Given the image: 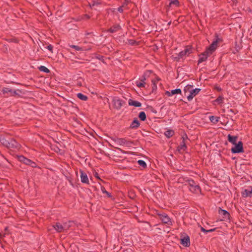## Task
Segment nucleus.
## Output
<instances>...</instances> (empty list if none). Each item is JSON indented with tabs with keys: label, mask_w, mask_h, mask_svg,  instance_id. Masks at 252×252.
I'll list each match as a JSON object with an SVG mask.
<instances>
[{
	"label": "nucleus",
	"mask_w": 252,
	"mask_h": 252,
	"mask_svg": "<svg viewBox=\"0 0 252 252\" xmlns=\"http://www.w3.org/2000/svg\"><path fill=\"white\" fill-rule=\"evenodd\" d=\"M192 52V47L189 46H186L185 48L181 51L176 56L174 57V59L178 62L184 60L187 57L191 54Z\"/></svg>",
	"instance_id": "1"
},
{
	"label": "nucleus",
	"mask_w": 252,
	"mask_h": 252,
	"mask_svg": "<svg viewBox=\"0 0 252 252\" xmlns=\"http://www.w3.org/2000/svg\"><path fill=\"white\" fill-rule=\"evenodd\" d=\"M186 185H189V190L193 193L198 194L201 192V189L198 184H197L192 179H187L185 181Z\"/></svg>",
	"instance_id": "2"
},
{
	"label": "nucleus",
	"mask_w": 252,
	"mask_h": 252,
	"mask_svg": "<svg viewBox=\"0 0 252 252\" xmlns=\"http://www.w3.org/2000/svg\"><path fill=\"white\" fill-rule=\"evenodd\" d=\"M0 142L3 145L7 147L8 148H18V144L15 141L12 140L11 141V143H10L8 141L6 140L3 137L0 138Z\"/></svg>",
	"instance_id": "3"
},
{
	"label": "nucleus",
	"mask_w": 252,
	"mask_h": 252,
	"mask_svg": "<svg viewBox=\"0 0 252 252\" xmlns=\"http://www.w3.org/2000/svg\"><path fill=\"white\" fill-rule=\"evenodd\" d=\"M234 146L231 149V152L233 154L241 153L244 152L243 144L242 141H239L234 144Z\"/></svg>",
	"instance_id": "4"
},
{
	"label": "nucleus",
	"mask_w": 252,
	"mask_h": 252,
	"mask_svg": "<svg viewBox=\"0 0 252 252\" xmlns=\"http://www.w3.org/2000/svg\"><path fill=\"white\" fill-rule=\"evenodd\" d=\"M2 92L3 94H7L9 96L19 95V93H21V91L19 90H14L7 87L2 88Z\"/></svg>",
	"instance_id": "5"
},
{
	"label": "nucleus",
	"mask_w": 252,
	"mask_h": 252,
	"mask_svg": "<svg viewBox=\"0 0 252 252\" xmlns=\"http://www.w3.org/2000/svg\"><path fill=\"white\" fill-rule=\"evenodd\" d=\"M159 219L164 223L167 224L168 225L172 224V221L170 217L165 213L158 214Z\"/></svg>",
	"instance_id": "6"
},
{
	"label": "nucleus",
	"mask_w": 252,
	"mask_h": 252,
	"mask_svg": "<svg viewBox=\"0 0 252 252\" xmlns=\"http://www.w3.org/2000/svg\"><path fill=\"white\" fill-rule=\"evenodd\" d=\"M18 159L19 161L23 162L24 164L29 165L32 167L36 166V163L35 162L32 161L31 160L28 158H26L23 156H19Z\"/></svg>",
	"instance_id": "7"
},
{
	"label": "nucleus",
	"mask_w": 252,
	"mask_h": 252,
	"mask_svg": "<svg viewBox=\"0 0 252 252\" xmlns=\"http://www.w3.org/2000/svg\"><path fill=\"white\" fill-rule=\"evenodd\" d=\"M114 106L116 109H120L125 104V101L117 97H115L112 100Z\"/></svg>",
	"instance_id": "8"
},
{
	"label": "nucleus",
	"mask_w": 252,
	"mask_h": 252,
	"mask_svg": "<svg viewBox=\"0 0 252 252\" xmlns=\"http://www.w3.org/2000/svg\"><path fill=\"white\" fill-rule=\"evenodd\" d=\"M218 47V40L216 39L214 40L212 44L206 48V50L211 55L216 50Z\"/></svg>",
	"instance_id": "9"
},
{
	"label": "nucleus",
	"mask_w": 252,
	"mask_h": 252,
	"mask_svg": "<svg viewBox=\"0 0 252 252\" xmlns=\"http://www.w3.org/2000/svg\"><path fill=\"white\" fill-rule=\"evenodd\" d=\"M210 55H211L209 54V53L207 52L206 50H205L204 52L199 55L198 64L205 62L207 60L208 57H209Z\"/></svg>",
	"instance_id": "10"
},
{
	"label": "nucleus",
	"mask_w": 252,
	"mask_h": 252,
	"mask_svg": "<svg viewBox=\"0 0 252 252\" xmlns=\"http://www.w3.org/2000/svg\"><path fill=\"white\" fill-rule=\"evenodd\" d=\"M201 89L199 88H196L193 90H191V92L190 94L187 95L188 100L190 101H191L193 98L196 96L200 91Z\"/></svg>",
	"instance_id": "11"
},
{
	"label": "nucleus",
	"mask_w": 252,
	"mask_h": 252,
	"mask_svg": "<svg viewBox=\"0 0 252 252\" xmlns=\"http://www.w3.org/2000/svg\"><path fill=\"white\" fill-rule=\"evenodd\" d=\"M81 181L83 183L89 184V180L86 173L84 172L82 170H80Z\"/></svg>",
	"instance_id": "12"
},
{
	"label": "nucleus",
	"mask_w": 252,
	"mask_h": 252,
	"mask_svg": "<svg viewBox=\"0 0 252 252\" xmlns=\"http://www.w3.org/2000/svg\"><path fill=\"white\" fill-rule=\"evenodd\" d=\"M146 77L143 75L139 80L135 82V85L139 88L145 87Z\"/></svg>",
	"instance_id": "13"
},
{
	"label": "nucleus",
	"mask_w": 252,
	"mask_h": 252,
	"mask_svg": "<svg viewBox=\"0 0 252 252\" xmlns=\"http://www.w3.org/2000/svg\"><path fill=\"white\" fill-rule=\"evenodd\" d=\"M181 244L185 247H189L190 245L189 237H183L181 239Z\"/></svg>",
	"instance_id": "14"
},
{
	"label": "nucleus",
	"mask_w": 252,
	"mask_h": 252,
	"mask_svg": "<svg viewBox=\"0 0 252 252\" xmlns=\"http://www.w3.org/2000/svg\"><path fill=\"white\" fill-rule=\"evenodd\" d=\"M182 91L180 89L172 90L171 91H167L165 94L168 96H171L175 94H181Z\"/></svg>",
	"instance_id": "15"
},
{
	"label": "nucleus",
	"mask_w": 252,
	"mask_h": 252,
	"mask_svg": "<svg viewBox=\"0 0 252 252\" xmlns=\"http://www.w3.org/2000/svg\"><path fill=\"white\" fill-rule=\"evenodd\" d=\"M219 213L220 215L223 216V218L224 219L229 218L230 214L226 210L220 208Z\"/></svg>",
	"instance_id": "16"
},
{
	"label": "nucleus",
	"mask_w": 252,
	"mask_h": 252,
	"mask_svg": "<svg viewBox=\"0 0 252 252\" xmlns=\"http://www.w3.org/2000/svg\"><path fill=\"white\" fill-rule=\"evenodd\" d=\"M53 227L57 232H61L64 231L63 224H62L60 222H57L55 225H53Z\"/></svg>",
	"instance_id": "17"
},
{
	"label": "nucleus",
	"mask_w": 252,
	"mask_h": 252,
	"mask_svg": "<svg viewBox=\"0 0 252 252\" xmlns=\"http://www.w3.org/2000/svg\"><path fill=\"white\" fill-rule=\"evenodd\" d=\"M187 149V146L185 142L184 139L181 143L180 145L178 147V151L180 153H182L185 151Z\"/></svg>",
	"instance_id": "18"
},
{
	"label": "nucleus",
	"mask_w": 252,
	"mask_h": 252,
	"mask_svg": "<svg viewBox=\"0 0 252 252\" xmlns=\"http://www.w3.org/2000/svg\"><path fill=\"white\" fill-rule=\"evenodd\" d=\"M227 137L228 141L232 143L233 145L237 143V140L238 139V136H233L230 134H228Z\"/></svg>",
	"instance_id": "19"
},
{
	"label": "nucleus",
	"mask_w": 252,
	"mask_h": 252,
	"mask_svg": "<svg viewBox=\"0 0 252 252\" xmlns=\"http://www.w3.org/2000/svg\"><path fill=\"white\" fill-rule=\"evenodd\" d=\"M128 105L130 106H133L136 107H139L141 106V103L139 101L129 99L128 100Z\"/></svg>",
	"instance_id": "20"
},
{
	"label": "nucleus",
	"mask_w": 252,
	"mask_h": 252,
	"mask_svg": "<svg viewBox=\"0 0 252 252\" xmlns=\"http://www.w3.org/2000/svg\"><path fill=\"white\" fill-rule=\"evenodd\" d=\"M140 126V123L137 119H134L130 125V128L134 129Z\"/></svg>",
	"instance_id": "21"
},
{
	"label": "nucleus",
	"mask_w": 252,
	"mask_h": 252,
	"mask_svg": "<svg viewBox=\"0 0 252 252\" xmlns=\"http://www.w3.org/2000/svg\"><path fill=\"white\" fill-rule=\"evenodd\" d=\"M114 141L119 145H125L127 143L126 140L125 138H117Z\"/></svg>",
	"instance_id": "22"
},
{
	"label": "nucleus",
	"mask_w": 252,
	"mask_h": 252,
	"mask_svg": "<svg viewBox=\"0 0 252 252\" xmlns=\"http://www.w3.org/2000/svg\"><path fill=\"white\" fill-rule=\"evenodd\" d=\"M191 90H193V86L191 85H187L186 86L184 89L185 95H188V93H189V94H190V92H191Z\"/></svg>",
	"instance_id": "23"
},
{
	"label": "nucleus",
	"mask_w": 252,
	"mask_h": 252,
	"mask_svg": "<svg viewBox=\"0 0 252 252\" xmlns=\"http://www.w3.org/2000/svg\"><path fill=\"white\" fill-rule=\"evenodd\" d=\"M74 224V222L71 221H68L63 223V228L64 230L68 229L70 227Z\"/></svg>",
	"instance_id": "24"
},
{
	"label": "nucleus",
	"mask_w": 252,
	"mask_h": 252,
	"mask_svg": "<svg viewBox=\"0 0 252 252\" xmlns=\"http://www.w3.org/2000/svg\"><path fill=\"white\" fill-rule=\"evenodd\" d=\"M121 27L118 25H114L109 29V31L111 33L115 32L120 30Z\"/></svg>",
	"instance_id": "25"
},
{
	"label": "nucleus",
	"mask_w": 252,
	"mask_h": 252,
	"mask_svg": "<svg viewBox=\"0 0 252 252\" xmlns=\"http://www.w3.org/2000/svg\"><path fill=\"white\" fill-rule=\"evenodd\" d=\"M210 121L214 124H217L220 120V117L211 116L209 117Z\"/></svg>",
	"instance_id": "26"
},
{
	"label": "nucleus",
	"mask_w": 252,
	"mask_h": 252,
	"mask_svg": "<svg viewBox=\"0 0 252 252\" xmlns=\"http://www.w3.org/2000/svg\"><path fill=\"white\" fill-rule=\"evenodd\" d=\"M252 194V189L250 190L246 189L243 192V196L244 197H247V196H251V195Z\"/></svg>",
	"instance_id": "27"
},
{
	"label": "nucleus",
	"mask_w": 252,
	"mask_h": 252,
	"mask_svg": "<svg viewBox=\"0 0 252 252\" xmlns=\"http://www.w3.org/2000/svg\"><path fill=\"white\" fill-rule=\"evenodd\" d=\"M170 6L178 7L179 6V1L178 0H171L170 2Z\"/></svg>",
	"instance_id": "28"
},
{
	"label": "nucleus",
	"mask_w": 252,
	"mask_h": 252,
	"mask_svg": "<svg viewBox=\"0 0 252 252\" xmlns=\"http://www.w3.org/2000/svg\"><path fill=\"white\" fill-rule=\"evenodd\" d=\"M77 96L78 98H79L80 100H83V101H86L88 99L87 96L81 94V93H78L77 94Z\"/></svg>",
	"instance_id": "29"
},
{
	"label": "nucleus",
	"mask_w": 252,
	"mask_h": 252,
	"mask_svg": "<svg viewBox=\"0 0 252 252\" xmlns=\"http://www.w3.org/2000/svg\"><path fill=\"white\" fill-rule=\"evenodd\" d=\"M174 131L173 130L171 129L167 130L164 133L165 135L168 138L172 137L174 135Z\"/></svg>",
	"instance_id": "30"
},
{
	"label": "nucleus",
	"mask_w": 252,
	"mask_h": 252,
	"mask_svg": "<svg viewBox=\"0 0 252 252\" xmlns=\"http://www.w3.org/2000/svg\"><path fill=\"white\" fill-rule=\"evenodd\" d=\"M138 117L140 120L144 121L146 119V115L144 112H140L138 115Z\"/></svg>",
	"instance_id": "31"
},
{
	"label": "nucleus",
	"mask_w": 252,
	"mask_h": 252,
	"mask_svg": "<svg viewBox=\"0 0 252 252\" xmlns=\"http://www.w3.org/2000/svg\"><path fill=\"white\" fill-rule=\"evenodd\" d=\"M39 69L42 72H46V73H49L50 72V70L49 69H48L45 66H40L39 67Z\"/></svg>",
	"instance_id": "32"
},
{
	"label": "nucleus",
	"mask_w": 252,
	"mask_h": 252,
	"mask_svg": "<svg viewBox=\"0 0 252 252\" xmlns=\"http://www.w3.org/2000/svg\"><path fill=\"white\" fill-rule=\"evenodd\" d=\"M215 230V228L208 229L204 228L202 227H201V231L204 232L205 234H206L207 232H212V231H214Z\"/></svg>",
	"instance_id": "33"
},
{
	"label": "nucleus",
	"mask_w": 252,
	"mask_h": 252,
	"mask_svg": "<svg viewBox=\"0 0 252 252\" xmlns=\"http://www.w3.org/2000/svg\"><path fill=\"white\" fill-rule=\"evenodd\" d=\"M70 47L74 49L76 51H83L85 50V49H84L83 48L80 47L76 45H71L70 46Z\"/></svg>",
	"instance_id": "34"
},
{
	"label": "nucleus",
	"mask_w": 252,
	"mask_h": 252,
	"mask_svg": "<svg viewBox=\"0 0 252 252\" xmlns=\"http://www.w3.org/2000/svg\"><path fill=\"white\" fill-rule=\"evenodd\" d=\"M137 162L139 165L143 167H145L147 165L146 162L143 160H139Z\"/></svg>",
	"instance_id": "35"
},
{
	"label": "nucleus",
	"mask_w": 252,
	"mask_h": 252,
	"mask_svg": "<svg viewBox=\"0 0 252 252\" xmlns=\"http://www.w3.org/2000/svg\"><path fill=\"white\" fill-rule=\"evenodd\" d=\"M101 190L104 193H106L109 197H111V194L109 192L106 190L103 187H101Z\"/></svg>",
	"instance_id": "36"
},
{
	"label": "nucleus",
	"mask_w": 252,
	"mask_h": 252,
	"mask_svg": "<svg viewBox=\"0 0 252 252\" xmlns=\"http://www.w3.org/2000/svg\"><path fill=\"white\" fill-rule=\"evenodd\" d=\"M216 101L219 103H222L223 101V97L222 96H219Z\"/></svg>",
	"instance_id": "37"
},
{
	"label": "nucleus",
	"mask_w": 252,
	"mask_h": 252,
	"mask_svg": "<svg viewBox=\"0 0 252 252\" xmlns=\"http://www.w3.org/2000/svg\"><path fill=\"white\" fill-rule=\"evenodd\" d=\"M47 49L49 50V51L52 52L53 50V46L51 45H49L47 47Z\"/></svg>",
	"instance_id": "38"
},
{
	"label": "nucleus",
	"mask_w": 252,
	"mask_h": 252,
	"mask_svg": "<svg viewBox=\"0 0 252 252\" xmlns=\"http://www.w3.org/2000/svg\"><path fill=\"white\" fill-rule=\"evenodd\" d=\"M118 10L119 12L122 13L123 11V9L122 7H120L118 8Z\"/></svg>",
	"instance_id": "39"
},
{
	"label": "nucleus",
	"mask_w": 252,
	"mask_h": 252,
	"mask_svg": "<svg viewBox=\"0 0 252 252\" xmlns=\"http://www.w3.org/2000/svg\"><path fill=\"white\" fill-rule=\"evenodd\" d=\"M126 241V245H130V243H129V241L128 240H125Z\"/></svg>",
	"instance_id": "40"
},
{
	"label": "nucleus",
	"mask_w": 252,
	"mask_h": 252,
	"mask_svg": "<svg viewBox=\"0 0 252 252\" xmlns=\"http://www.w3.org/2000/svg\"><path fill=\"white\" fill-rule=\"evenodd\" d=\"M98 4V3L94 2L92 5H91V6H94L95 4Z\"/></svg>",
	"instance_id": "41"
}]
</instances>
